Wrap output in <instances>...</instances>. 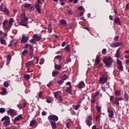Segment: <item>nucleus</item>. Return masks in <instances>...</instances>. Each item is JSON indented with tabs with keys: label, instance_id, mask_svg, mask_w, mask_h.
I'll list each match as a JSON object with an SVG mask.
<instances>
[{
	"label": "nucleus",
	"instance_id": "obj_1",
	"mask_svg": "<svg viewBox=\"0 0 129 129\" xmlns=\"http://www.w3.org/2000/svg\"><path fill=\"white\" fill-rule=\"evenodd\" d=\"M21 22L20 23V25L23 26L24 27H26V26H27L28 24V18L26 17V14H25V13H23L21 14Z\"/></svg>",
	"mask_w": 129,
	"mask_h": 129
},
{
	"label": "nucleus",
	"instance_id": "obj_2",
	"mask_svg": "<svg viewBox=\"0 0 129 129\" xmlns=\"http://www.w3.org/2000/svg\"><path fill=\"white\" fill-rule=\"evenodd\" d=\"M1 121H3V124L5 126L10 125V117L9 116H5L2 118Z\"/></svg>",
	"mask_w": 129,
	"mask_h": 129
},
{
	"label": "nucleus",
	"instance_id": "obj_3",
	"mask_svg": "<svg viewBox=\"0 0 129 129\" xmlns=\"http://www.w3.org/2000/svg\"><path fill=\"white\" fill-rule=\"evenodd\" d=\"M104 62L105 63L106 67H110L111 63H112V58H111V57L105 58L104 59Z\"/></svg>",
	"mask_w": 129,
	"mask_h": 129
},
{
	"label": "nucleus",
	"instance_id": "obj_4",
	"mask_svg": "<svg viewBox=\"0 0 129 129\" xmlns=\"http://www.w3.org/2000/svg\"><path fill=\"white\" fill-rule=\"evenodd\" d=\"M88 119L86 120L85 122L88 126H91V125H92V120H93L92 116L89 115L88 117Z\"/></svg>",
	"mask_w": 129,
	"mask_h": 129
},
{
	"label": "nucleus",
	"instance_id": "obj_5",
	"mask_svg": "<svg viewBox=\"0 0 129 129\" xmlns=\"http://www.w3.org/2000/svg\"><path fill=\"white\" fill-rule=\"evenodd\" d=\"M48 119L49 120V121H52V120H53V121H58V116L55 115H50L48 116Z\"/></svg>",
	"mask_w": 129,
	"mask_h": 129
},
{
	"label": "nucleus",
	"instance_id": "obj_6",
	"mask_svg": "<svg viewBox=\"0 0 129 129\" xmlns=\"http://www.w3.org/2000/svg\"><path fill=\"white\" fill-rule=\"evenodd\" d=\"M106 81H107V77H105L104 76H103L99 79V83L100 84H104Z\"/></svg>",
	"mask_w": 129,
	"mask_h": 129
},
{
	"label": "nucleus",
	"instance_id": "obj_7",
	"mask_svg": "<svg viewBox=\"0 0 129 129\" xmlns=\"http://www.w3.org/2000/svg\"><path fill=\"white\" fill-rule=\"evenodd\" d=\"M21 43H23V44H26L29 41V37L27 36H24V35H22V38L21 40Z\"/></svg>",
	"mask_w": 129,
	"mask_h": 129
},
{
	"label": "nucleus",
	"instance_id": "obj_8",
	"mask_svg": "<svg viewBox=\"0 0 129 129\" xmlns=\"http://www.w3.org/2000/svg\"><path fill=\"white\" fill-rule=\"evenodd\" d=\"M35 8L36 9L37 12H38V14H41V11H42V6H40L39 4L38 3H35Z\"/></svg>",
	"mask_w": 129,
	"mask_h": 129
},
{
	"label": "nucleus",
	"instance_id": "obj_9",
	"mask_svg": "<svg viewBox=\"0 0 129 129\" xmlns=\"http://www.w3.org/2000/svg\"><path fill=\"white\" fill-rule=\"evenodd\" d=\"M66 92H68L69 94L71 95H73V93H72V86H70L69 87H67L66 90Z\"/></svg>",
	"mask_w": 129,
	"mask_h": 129
},
{
	"label": "nucleus",
	"instance_id": "obj_10",
	"mask_svg": "<svg viewBox=\"0 0 129 129\" xmlns=\"http://www.w3.org/2000/svg\"><path fill=\"white\" fill-rule=\"evenodd\" d=\"M120 45V43L119 42H114L110 44V46L112 47V48H116V47H118V46Z\"/></svg>",
	"mask_w": 129,
	"mask_h": 129
},
{
	"label": "nucleus",
	"instance_id": "obj_11",
	"mask_svg": "<svg viewBox=\"0 0 129 129\" xmlns=\"http://www.w3.org/2000/svg\"><path fill=\"white\" fill-rule=\"evenodd\" d=\"M107 111L108 112V116L109 117V118H112V117H113V111L112 110H110L109 109H108Z\"/></svg>",
	"mask_w": 129,
	"mask_h": 129
},
{
	"label": "nucleus",
	"instance_id": "obj_12",
	"mask_svg": "<svg viewBox=\"0 0 129 129\" xmlns=\"http://www.w3.org/2000/svg\"><path fill=\"white\" fill-rule=\"evenodd\" d=\"M8 113H10V114H11L13 116L14 115H16V110L14 109H10L8 111Z\"/></svg>",
	"mask_w": 129,
	"mask_h": 129
},
{
	"label": "nucleus",
	"instance_id": "obj_13",
	"mask_svg": "<svg viewBox=\"0 0 129 129\" xmlns=\"http://www.w3.org/2000/svg\"><path fill=\"white\" fill-rule=\"evenodd\" d=\"M23 119L22 116V114L19 115L18 116L16 117L14 119V123H15V121H18L19 120H21V119Z\"/></svg>",
	"mask_w": 129,
	"mask_h": 129
},
{
	"label": "nucleus",
	"instance_id": "obj_14",
	"mask_svg": "<svg viewBox=\"0 0 129 129\" xmlns=\"http://www.w3.org/2000/svg\"><path fill=\"white\" fill-rule=\"evenodd\" d=\"M85 84H84V82H81L78 85V88H83V87H85Z\"/></svg>",
	"mask_w": 129,
	"mask_h": 129
},
{
	"label": "nucleus",
	"instance_id": "obj_15",
	"mask_svg": "<svg viewBox=\"0 0 129 129\" xmlns=\"http://www.w3.org/2000/svg\"><path fill=\"white\" fill-rule=\"evenodd\" d=\"M26 104H27V103H26V102H24L23 103V104H18L17 106L18 107H19V108H25V107H26Z\"/></svg>",
	"mask_w": 129,
	"mask_h": 129
},
{
	"label": "nucleus",
	"instance_id": "obj_16",
	"mask_svg": "<svg viewBox=\"0 0 129 129\" xmlns=\"http://www.w3.org/2000/svg\"><path fill=\"white\" fill-rule=\"evenodd\" d=\"M33 38L35 39L36 41H40L41 40V36H38L37 34H34Z\"/></svg>",
	"mask_w": 129,
	"mask_h": 129
},
{
	"label": "nucleus",
	"instance_id": "obj_17",
	"mask_svg": "<svg viewBox=\"0 0 129 129\" xmlns=\"http://www.w3.org/2000/svg\"><path fill=\"white\" fill-rule=\"evenodd\" d=\"M62 67H63V66L62 64H55L54 65L55 69H57V70H60V69H62Z\"/></svg>",
	"mask_w": 129,
	"mask_h": 129
},
{
	"label": "nucleus",
	"instance_id": "obj_18",
	"mask_svg": "<svg viewBox=\"0 0 129 129\" xmlns=\"http://www.w3.org/2000/svg\"><path fill=\"white\" fill-rule=\"evenodd\" d=\"M2 92L1 93V95H6L7 94V89L2 87Z\"/></svg>",
	"mask_w": 129,
	"mask_h": 129
},
{
	"label": "nucleus",
	"instance_id": "obj_19",
	"mask_svg": "<svg viewBox=\"0 0 129 129\" xmlns=\"http://www.w3.org/2000/svg\"><path fill=\"white\" fill-rule=\"evenodd\" d=\"M7 23H8V20H6L4 21V22H3V27H4V28H5V29H10L11 27L8 26V27H7V26H6Z\"/></svg>",
	"mask_w": 129,
	"mask_h": 129
},
{
	"label": "nucleus",
	"instance_id": "obj_20",
	"mask_svg": "<svg viewBox=\"0 0 129 129\" xmlns=\"http://www.w3.org/2000/svg\"><path fill=\"white\" fill-rule=\"evenodd\" d=\"M59 25H64V26H66V25H67V22L65 20H60L59 21Z\"/></svg>",
	"mask_w": 129,
	"mask_h": 129
},
{
	"label": "nucleus",
	"instance_id": "obj_21",
	"mask_svg": "<svg viewBox=\"0 0 129 129\" xmlns=\"http://www.w3.org/2000/svg\"><path fill=\"white\" fill-rule=\"evenodd\" d=\"M50 122L52 128L53 129L56 128V122L52 121H50Z\"/></svg>",
	"mask_w": 129,
	"mask_h": 129
},
{
	"label": "nucleus",
	"instance_id": "obj_22",
	"mask_svg": "<svg viewBox=\"0 0 129 129\" xmlns=\"http://www.w3.org/2000/svg\"><path fill=\"white\" fill-rule=\"evenodd\" d=\"M33 64H34V61H33V60L28 61L26 63V67H29V66H31V65H33Z\"/></svg>",
	"mask_w": 129,
	"mask_h": 129
},
{
	"label": "nucleus",
	"instance_id": "obj_23",
	"mask_svg": "<svg viewBox=\"0 0 129 129\" xmlns=\"http://www.w3.org/2000/svg\"><path fill=\"white\" fill-rule=\"evenodd\" d=\"M14 23V19L13 18H10L9 21V24L8 25V27H11L13 23Z\"/></svg>",
	"mask_w": 129,
	"mask_h": 129
},
{
	"label": "nucleus",
	"instance_id": "obj_24",
	"mask_svg": "<svg viewBox=\"0 0 129 129\" xmlns=\"http://www.w3.org/2000/svg\"><path fill=\"white\" fill-rule=\"evenodd\" d=\"M96 97H95V95H92L91 102L92 103H95V99H96Z\"/></svg>",
	"mask_w": 129,
	"mask_h": 129
},
{
	"label": "nucleus",
	"instance_id": "obj_25",
	"mask_svg": "<svg viewBox=\"0 0 129 129\" xmlns=\"http://www.w3.org/2000/svg\"><path fill=\"white\" fill-rule=\"evenodd\" d=\"M35 123H36V120L33 119L30 121L29 125L30 126H33V125H34V124H35Z\"/></svg>",
	"mask_w": 129,
	"mask_h": 129
},
{
	"label": "nucleus",
	"instance_id": "obj_26",
	"mask_svg": "<svg viewBox=\"0 0 129 129\" xmlns=\"http://www.w3.org/2000/svg\"><path fill=\"white\" fill-rule=\"evenodd\" d=\"M114 102L115 103V104L117 105V106H119V101L117 99L115 98L114 99Z\"/></svg>",
	"mask_w": 129,
	"mask_h": 129
},
{
	"label": "nucleus",
	"instance_id": "obj_27",
	"mask_svg": "<svg viewBox=\"0 0 129 129\" xmlns=\"http://www.w3.org/2000/svg\"><path fill=\"white\" fill-rule=\"evenodd\" d=\"M31 77H30V75L28 74L24 75V78L26 80H29L30 79Z\"/></svg>",
	"mask_w": 129,
	"mask_h": 129
},
{
	"label": "nucleus",
	"instance_id": "obj_28",
	"mask_svg": "<svg viewBox=\"0 0 129 129\" xmlns=\"http://www.w3.org/2000/svg\"><path fill=\"white\" fill-rule=\"evenodd\" d=\"M64 50H66V51H67V52H70V45H66V46L65 47Z\"/></svg>",
	"mask_w": 129,
	"mask_h": 129
},
{
	"label": "nucleus",
	"instance_id": "obj_29",
	"mask_svg": "<svg viewBox=\"0 0 129 129\" xmlns=\"http://www.w3.org/2000/svg\"><path fill=\"white\" fill-rule=\"evenodd\" d=\"M99 62H100V60H99L98 56H97L96 59L95 60V65H97V64H99Z\"/></svg>",
	"mask_w": 129,
	"mask_h": 129
},
{
	"label": "nucleus",
	"instance_id": "obj_30",
	"mask_svg": "<svg viewBox=\"0 0 129 129\" xmlns=\"http://www.w3.org/2000/svg\"><path fill=\"white\" fill-rule=\"evenodd\" d=\"M124 98L126 101H128V95L125 93L124 95Z\"/></svg>",
	"mask_w": 129,
	"mask_h": 129
},
{
	"label": "nucleus",
	"instance_id": "obj_31",
	"mask_svg": "<svg viewBox=\"0 0 129 129\" xmlns=\"http://www.w3.org/2000/svg\"><path fill=\"white\" fill-rule=\"evenodd\" d=\"M0 42L1 43V44H2V45H4L6 43V40H5V39H4V38H1V39H0Z\"/></svg>",
	"mask_w": 129,
	"mask_h": 129
},
{
	"label": "nucleus",
	"instance_id": "obj_32",
	"mask_svg": "<svg viewBox=\"0 0 129 129\" xmlns=\"http://www.w3.org/2000/svg\"><path fill=\"white\" fill-rule=\"evenodd\" d=\"M22 54L23 56H25L26 54H28V50L25 49L22 52Z\"/></svg>",
	"mask_w": 129,
	"mask_h": 129
},
{
	"label": "nucleus",
	"instance_id": "obj_33",
	"mask_svg": "<svg viewBox=\"0 0 129 129\" xmlns=\"http://www.w3.org/2000/svg\"><path fill=\"white\" fill-rule=\"evenodd\" d=\"M44 62H45V59L41 58L40 59L39 64L42 65V64H44Z\"/></svg>",
	"mask_w": 129,
	"mask_h": 129
},
{
	"label": "nucleus",
	"instance_id": "obj_34",
	"mask_svg": "<svg viewBox=\"0 0 129 129\" xmlns=\"http://www.w3.org/2000/svg\"><path fill=\"white\" fill-rule=\"evenodd\" d=\"M6 109L4 108H0V113H4V112H5Z\"/></svg>",
	"mask_w": 129,
	"mask_h": 129
},
{
	"label": "nucleus",
	"instance_id": "obj_35",
	"mask_svg": "<svg viewBox=\"0 0 129 129\" xmlns=\"http://www.w3.org/2000/svg\"><path fill=\"white\" fill-rule=\"evenodd\" d=\"M9 82H5L4 83V87H9Z\"/></svg>",
	"mask_w": 129,
	"mask_h": 129
},
{
	"label": "nucleus",
	"instance_id": "obj_36",
	"mask_svg": "<svg viewBox=\"0 0 129 129\" xmlns=\"http://www.w3.org/2000/svg\"><path fill=\"white\" fill-rule=\"evenodd\" d=\"M114 23L115 24H120V21H119V19H117V18H116L115 20H114Z\"/></svg>",
	"mask_w": 129,
	"mask_h": 129
},
{
	"label": "nucleus",
	"instance_id": "obj_37",
	"mask_svg": "<svg viewBox=\"0 0 129 129\" xmlns=\"http://www.w3.org/2000/svg\"><path fill=\"white\" fill-rule=\"evenodd\" d=\"M118 68L121 71H122V70H123V68L122 67V64H119L118 66Z\"/></svg>",
	"mask_w": 129,
	"mask_h": 129
},
{
	"label": "nucleus",
	"instance_id": "obj_38",
	"mask_svg": "<svg viewBox=\"0 0 129 129\" xmlns=\"http://www.w3.org/2000/svg\"><path fill=\"white\" fill-rule=\"evenodd\" d=\"M61 80H62L63 81H64V80H66V79H67V76H66V75H64V76L61 77Z\"/></svg>",
	"mask_w": 129,
	"mask_h": 129
},
{
	"label": "nucleus",
	"instance_id": "obj_39",
	"mask_svg": "<svg viewBox=\"0 0 129 129\" xmlns=\"http://www.w3.org/2000/svg\"><path fill=\"white\" fill-rule=\"evenodd\" d=\"M51 85H53V81H51L50 82H49L47 84V87H50Z\"/></svg>",
	"mask_w": 129,
	"mask_h": 129
},
{
	"label": "nucleus",
	"instance_id": "obj_40",
	"mask_svg": "<svg viewBox=\"0 0 129 129\" xmlns=\"http://www.w3.org/2000/svg\"><path fill=\"white\" fill-rule=\"evenodd\" d=\"M102 54L105 55L106 54V49L103 48L102 50Z\"/></svg>",
	"mask_w": 129,
	"mask_h": 129
},
{
	"label": "nucleus",
	"instance_id": "obj_41",
	"mask_svg": "<svg viewBox=\"0 0 129 129\" xmlns=\"http://www.w3.org/2000/svg\"><path fill=\"white\" fill-rule=\"evenodd\" d=\"M96 108L98 112H100V111L101 110V107L96 106Z\"/></svg>",
	"mask_w": 129,
	"mask_h": 129
},
{
	"label": "nucleus",
	"instance_id": "obj_42",
	"mask_svg": "<svg viewBox=\"0 0 129 129\" xmlns=\"http://www.w3.org/2000/svg\"><path fill=\"white\" fill-rule=\"evenodd\" d=\"M4 12L6 14V15H9V10H8V9L5 8L4 10Z\"/></svg>",
	"mask_w": 129,
	"mask_h": 129
},
{
	"label": "nucleus",
	"instance_id": "obj_43",
	"mask_svg": "<svg viewBox=\"0 0 129 129\" xmlns=\"http://www.w3.org/2000/svg\"><path fill=\"white\" fill-rule=\"evenodd\" d=\"M115 57H116V58H119V57H120L119 52H116L115 54Z\"/></svg>",
	"mask_w": 129,
	"mask_h": 129
},
{
	"label": "nucleus",
	"instance_id": "obj_44",
	"mask_svg": "<svg viewBox=\"0 0 129 129\" xmlns=\"http://www.w3.org/2000/svg\"><path fill=\"white\" fill-rule=\"evenodd\" d=\"M55 59H59V60H61L62 56L61 55H57L55 57Z\"/></svg>",
	"mask_w": 129,
	"mask_h": 129
},
{
	"label": "nucleus",
	"instance_id": "obj_45",
	"mask_svg": "<svg viewBox=\"0 0 129 129\" xmlns=\"http://www.w3.org/2000/svg\"><path fill=\"white\" fill-rule=\"evenodd\" d=\"M59 73L57 71H53L52 73V75L55 76V75H57V74H58Z\"/></svg>",
	"mask_w": 129,
	"mask_h": 129
},
{
	"label": "nucleus",
	"instance_id": "obj_46",
	"mask_svg": "<svg viewBox=\"0 0 129 129\" xmlns=\"http://www.w3.org/2000/svg\"><path fill=\"white\" fill-rule=\"evenodd\" d=\"M116 63L118 65H121L122 64V63L121 62V61L119 60H116Z\"/></svg>",
	"mask_w": 129,
	"mask_h": 129
},
{
	"label": "nucleus",
	"instance_id": "obj_47",
	"mask_svg": "<svg viewBox=\"0 0 129 129\" xmlns=\"http://www.w3.org/2000/svg\"><path fill=\"white\" fill-rule=\"evenodd\" d=\"M30 47V44L26 43L24 46V49H28Z\"/></svg>",
	"mask_w": 129,
	"mask_h": 129
},
{
	"label": "nucleus",
	"instance_id": "obj_48",
	"mask_svg": "<svg viewBox=\"0 0 129 129\" xmlns=\"http://www.w3.org/2000/svg\"><path fill=\"white\" fill-rule=\"evenodd\" d=\"M115 95H120V91L116 90L115 91Z\"/></svg>",
	"mask_w": 129,
	"mask_h": 129
},
{
	"label": "nucleus",
	"instance_id": "obj_49",
	"mask_svg": "<svg viewBox=\"0 0 129 129\" xmlns=\"http://www.w3.org/2000/svg\"><path fill=\"white\" fill-rule=\"evenodd\" d=\"M7 57L9 61H11V60H12V55H8Z\"/></svg>",
	"mask_w": 129,
	"mask_h": 129
},
{
	"label": "nucleus",
	"instance_id": "obj_50",
	"mask_svg": "<svg viewBox=\"0 0 129 129\" xmlns=\"http://www.w3.org/2000/svg\"><path fill=\"white\" fill-rule=\"evenodd\" d=\"M38 95L39 98H41L42 95V92H40L39 93H38Z\"/></svg>",
	"mask_w": 129,
	"mask_h": 129
},
{
	"label": "nucleus",
	"instance_id": "obj_51",
	"mask_svg": "<svg viewBox=\"0 0 129 129\" xmlns=\"http://www.w3.org/2000/svg\"><path fill=\"white\" fill-rule=\"evenodd\" d=\"M30 7H31V4H26L24 5V7L25 8H30Z\"/></svg>",
	"mask_w": 129,
	"mask_h": 129
},
{
	"label": "nucleus",
	"instance_id": "obj_52",
	"mask_svg": "<svg viewBox=\"0 0 129 129\" xmlns=\"http://www.w3.org/2000/svg\"><path fill=\"white\" fill-rule=\"evenodd\" d=\"M78 9L80 11H83V10H84V8H83V7H82V6L79 7Z\"/></svg>",
	"mask_w": 129,
	"mask_h": 129
},
{
	"label": "nucleus",
	"instance_id": "obj_53",
	"mask_svg": "<svg viewBox=\"0 0 129 129\" xmlns=\"http://www.w3.org/2000/svg\"><path fill=\"white\" fill-rule=\"evenodd\" d=\"M79 107H80V105H77L75 106V109L76 110H78V108H79Z\"/></svg>",
	"mask_w": 129,
	"mask_h": 129
},
{
	"label": "nucleus",
	"instance_id": "obj_54",
	"mask_svg": "<svg viewBox=\"0 0 129 129\" xmlns=\"http://www.w3.org/2000/svg\"><path fill=\"white\" fill-rule=\"evenodd\" d=\"M48 32L49 34L51 33L52 32V28H51V26H50L48 27Z\"/></svg>",
	"mask_w": 129,
	"mask_h": 129
},
{
	"label": "nucleus",
	"instance_id": "obj_55",
	"mask_svg": "<svg viewBox=\"0 0 129 129\" xmlns=\"http://www.w3.org/2000/svg\"><path fill=\"white\" fill-rule=\"evenodd\" d=\"M57 95H58V93L56 92H54V96L56 99H57Z\"/></svg>",
	"mask_w": 129,
	"mask_h": 129
},
{
	"label": "nucleus",
	"instance_id": "obj_56",
	"mask_svg": "<svg viewBox=\"0 0 129 129\" xmlns=\"http://www.w3.org/2000/svg\"><path fill=\"white\" fill-rule=\"evenodd\" d=\"M64 83V81H62V80L60 81H58L57 82V83H58L59 84H62Z\"/></svg>",
	"mask_w": 129,
	"mask_h": 129
},
{
	"label": "nucleus",
	"instance_id": "obj_57",
	"mask_svg": "<svg viewBox=\"0 0 129 129\" xmlns=\"http://www.w3.org/2000/svg\"><path fill=\"white\" fill-rule=\"evenodd\" d=\"M34 60H36V62H39V57L37 56V57H35L34 58Z\"/></svg>",
	"mask_w": 129,
	"mask_h": 129
},
{
	"label": "nucleus",
	"instance_id": "obj_58",
	"mask_svg": "<svg viewBox=\"0 0 129 129\" xmlns=\"http://www.w3.org/2000/svg\"><path fill=\"white\" fill-rule=\"evenodd\" d=\"M66 126L68 128H69V127H70V123L67 122L66 123Z\"/></svg>",
	"mask_w": 129,
	"mask_h": 129
},
{
	"label": "nucleus",
	"instance_id": "obj_59",
	"mask_svg": "<svg viewBox=\"0 0 129 129\" xmlns=\"http://www.w3.org/2000/svg\"><path fill=\"white\" fill-rule=\"evenodd\" d=\"M35 42L36 40L34 38L30 40V43H35Z\"/></svg>",
	"mask_w": 129,
	"mask_h": 129
},
{
	"label": "nucleus",
	"instance_id": "obj_60",
	"mask_svg": "<svg viewBox=\"0 0 129 129\" xmlns=\"http://www.w3.org/2000/svg\"><path fill=\"white\" fill-rule=\"evenodd\" d=\"M95 118H96V120H97V121H98V120H99V118H100V117H99V115L96 116Z\"/></svg>",
	"mask_w": 129,
	"mask_h": 129
},
{
	"label": "nucleus",
	"instance_id": "obj_61",
	"mask_svg": "<svg viewBox=\"0 0 129 129\" xmlns=\"http://www.w3.org/2000/svg\"><path fill=\"white\" fill-rule=\"evenodd\" d=\"M46 114H47V112H46V111H43L42 112V115H46Z\"/></svg>",
	"mask_w": 129,
	"mask_h": 129
},
{
	"label": "nucleus",
	"instance_id": "obj_62",
	"mask_svg": "<svg viewBox=\"0 0 129 129\" xmlns=\"http://www.w3.org/2000/svg\"><path fill=\"white\" fill-rule=\"evenodd\" d=\"M65 45H66V43H65V42H63L61 43V47H65Z\"/></svg>",
	"mask_w": 129,
	"mask_h": 129
},
{
	"label": "nucleus",
	"instance_id": "obj_63",
	"mask_svg": "<svg viewBox=\"0 0 129 129\" xmlns=\"http://www.w3.org/2000/svg\"><path fill=\"white\" fill-rule=\"evenodd\" d=\"M126 9L127 10L129 9V3H127V4H126Z\"/></svg>",
	"mask_w": 129,
	"mask_h": 129
},
{
	"label": "nucleus",
	"instance_id": "obj_64",
	"mask_svg": "<svg viewBox=\"0 0 129 129\" xmlns=\"http://www.w3.org/2000/svg\"><path fill=\"white\" fill-rule=\"evenodd\" d=\"M114 40H115V41H118V36H115Z\"/></svg>",
	"mask_w": 129,
	"mask_h": 129
}]
</instances>
